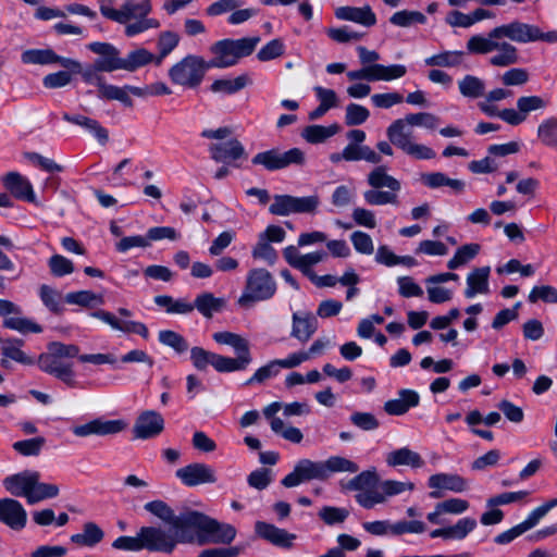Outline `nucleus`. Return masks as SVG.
<instances>
[{
	"label": "nucleus",
	"mask_w": 557,
	"mask_h": 557,
	"mask_svg": "<svg viewBox=\"0 0 557 557\" xmlns=\"http://www.w3.org/2000/svg\"><path fill=\"white\" fill-rule=\"evenodd\" d=\"M60 488L57 484L40 482V478H37V483L34 485L33 492L29 495L28 505H35L46 499L58 497Z\"/></svg>",
	"instance_id": "nucleus-45"
},
{
	"label": "nucleus",
	"mask_w": 557,
	"mask_h": 557,
	"mask_svg": "<svg viewBox=\"0 0 557 557\" xmlns=\"http://www.w3.org/2000/svg\"><path fill=\"white\" fill-rule=\"evenodd\" d=\"M389 22L398 27H410L414 24H425L426 16L419 11L401 10L395 12Z\"/></svg>",
	"instance_id": "nucleus-47"
},
{
	"label": "nucleus",
	"mask_w": 557,
	"mask_h": 557,
	"mask_svg": "<svg viewBox=\"0 0 557 557\" xmlns=\"http://www.w3.org/2000/svg\"><path fill=\"white\" fill-rule=\"evenodd\" d=\"M40 473L34 470H24L3 479V486L8 493L15 497H24L29 502V495L37 483Z\"/></svg>",
	"instance_id": "nucleus-15"
},
{
	"label": "nucleus",
	"mask_w": 557,
	"mask_h": 557,
	"mask_svg": "<svg viewBox=\"0 0 557 557\" xmlns=\"http://www.w3.org/2000/svg\"><path fill=\"white\" fill-rule=\"evenodd\" d=\"M140 537L144 549L171 554L178 543L197 544V541L181 540L178 529L165 530L161 527H141Z\"/></svg>",
	"instance_id": "nucleus-9"
},
{
	"label": "nucleus",
	"mask_w": 557,
	"mask_h": 557,
	"mask_svg": "<svg viewBox=\"0 0 557 557\" xmlns=\"http://www.w3.org/2000/svg\"><path fill=\"white\" fill-rule=\"evenodd\" d=\"M214 352L208 351L201 347H193L190 349V360L194 367L198 370H205L208 366L214 368Z\"/></svg>",
	"instance_id": "nucleus-64"
},
{
	"label": "nucleus",
	"mask_w": 557,
	"mask_h": 557,
	"mask_svg": "<svg viewBox=\"0 0 557 557\" xmlns=\"http://www.w3.org/2000/svg\"><path fill=\"white\" fill-rule=\"evenodd\" d=\"M325 257L326 253L324 251H312L306 255H301L295 269L299 270L310 280L312 275H314L312 268L323 261Z\"/></svg>",
	"instance_id": "nucleus-57"
},
{
	"label": "nucleus",
	"mask_w": 557,
	"mask_h": 557,
	"mask_svg": "<svg viewBox=\"0 0 557 557\" xmlns=\"http://www.w3.org/2000/svg\"><path fill=\"white\" fill-rule=\"evenodd\" d=\"M459 92L470 99H478L485 95V83L474 75H466L458 81Z\"/></svg>",
	"instance_id": "nucleus-41"
},
{
	"label": "nucleus",
	"mask_w": 557,
	"mask_h": 557,
	"mask_svg": "<svg viewBox=\"0 0 557 557\" xmlns=\"http://www.w3.org/2000/svg\"><path fill=\"white\" fill-rule=\"evenodd\" d=\"M555 507H557V498H552L548 502L544 503L543 505L533 509L529 513L527 519L519 523L520 527L522 528V531H524L525 533L527 531L537 525L541 519H543L548 513V511Z\"/></svg>",
	"instance_id": "nucleus-48"
},
{
	"label": "nucleus",
	"mask_w": 557,
	"mask_h": 557,
	"mask_svg": "<svg viewBox=\"0 0 557 557\" xmlns=\"http://www.w3.org/2000/svg\"><path fill=\"white\" fill-rule=\"evenodd\" d=\"M428 486L433 490H447L461 493L467 490V481L455 473H436L429 478Z\"/></svg>",
	"instance_id": "nucleus-31"
},
{
	"label": "nucleus",
	"mask_w": 557,
	"mask_h": 557,
	"mask_svg": "<svg viewBox=\"0 0 557 557\" xmlns=\"http://www.w3.org/2000/svg\"><path fill=\"white\" fill-rule=\"evenodd\" d=\"M379 475L375 468H371L358 473L356 476L350 479L346 487L350 491H357L359 493L374 488L379 483Z\"/></svg>",
	"instance_id": "nucleus-43"
},
{
	"label": "nucleus",
	"mask_w": 557,
	"mask_h": 557,
	"mask_svg": "<svg viewBox=\"0 0 557 557\" xmlns=\"http://www.w3.org/2000/svg\"><path fill=\"white\" fill-rule=\"evenodd\" d=\"M178 42L180 37L176 33H161L158 40L159 54L156 57V64H161L163 59L168 57L178 46Z\"/></svg>",
	"instance_id": "nucleus-51"
},
{
	"label": "nucleus",
	"mask_w": 557,
	"mask_h": 557,
	"mask_svg": "<svg viewBox=\"0 0 557 557\" xmlns=\"http://www.w3.org/2000/svg\"><path fill=\"white\" fill-rule=\"evenodd\" d=\"M4 187L17 199L29 202L35 201V194L30 182L17 172H9L2 178Z\"/></svg>",
	"instance_id": "nucleus-24"
},
{
	"label": "nucleus",
	"mask_w": 557,
	"mask_h": 557,
	"mask_svg": "<svg viewBox=\"0 0 557 557\" xmlns=\"http://www.w3.org/2000/svg\"><path fill=\"white\" fill-rule=\"evenodd\" d=\"M403 123L404 129H410L413 126L435 129L440 124V117L430 112L409 113L403 119H397L392 123Z\"/></svg>",
	"instance_id": "nucleus-38"
},
{
	"label": "nucleus",
	"mask_w": 557,
	"mask_h": 557,
	"mask_svg": "<svg viewBox=\"0 0 557 557\" xmlns=\"http://www.w3.org/2000/svg\"><path fill=\"white\" fill-rule=\"evenodd\" d=\"M325 481L329 480L334 473H357L359 466L345 457L331 456L325 460H322Z\"/></svg>",
	"instance_id": "nucleus-36"
},
{
	"label": "nucleus",
	"mask_w": 557,
	"mask_h": 557,
	"mask_svg": "<svg viewBox=\"0 0 557 557\" xmlns=\"http://www.w3.org/2000/svg\"><path fill=\"white\" fill-rule=\"evenodd\" d=\"M411 129H404L403 123H391L386 128V136L391 143L408 157L414 160H431L436 152L424 144L412 139Z\"/></svg>",
	"instance_id": "nucleus-8"
},
{
	"label": "nucleus",
	"mask_w": 557,
	"mask_h": 557,
	"mask_svg": "<svg viewBox=\"0 0 557 557\" xmlns=\"http://www.w3.org/2000/svg\"><path fill=\"white\" fill-rule=\"evenodd\" d=\"M211 158L216 162H228L239 159L244 156L245 149L237 139H231L225 143L212 144L209 147Z\"/></svg>",
	"instance_id": "nucleus-30"
},
{
	"label": "nucleus",
	"mask_w": 557,
	"mask_h": 557,
	"mask_svg": "<svg viewBox=\"0 0 557 557\" xmlns=\"http://www.w3.org/2000/svg\"><path fill=\"white\" fill-rule=\"evenodd\" d=\"M491 268L488 265L475 268L467 275L466 298H473L478 294H488V277Z\"/></svg>",
	"instance_id": "nucleus-29"
},
{
	"label": "nucleus",
	"mask_w": 557,
	"mask_h": 557,
	"mask_svg": "<svg viewBox=\"0 0 557 557\" xmlns=\"http://www.w3.org/2000/svg\"><path fill=\"white\" fill-rule=\"evenodd\" d=\"M151 9L150 0H125L119 9L108 5L100 7L104 17L126 25L125 34L128 37L160 26L158 20L147 17Z\"/></svg>",
	"instance_id": "nucleus-4"
},
{
	"label": "nucleus",
	"mask_w": 557,
	"mask_h": 557,
	"mask_svg": "<svg viewBox=\"0 0 557 557\" xmlns=\"http://www.w3.org/2000/svg\"><path fill=\"white\" fill-rule=\"evenodd\" d=\"M249 84H250V78H249L248 74H242L233 79H227V78L215 79L211 84L210 89L212 92H216V94L233 95V94H236L239 90L244 89Z\"/></svg>",
	"instance_id": "nucleus-40"
},
{
	"label": "nucleus",
	"mask_w": 557,
	"mask_h": 557,
	"mask_svg": "<svg viewBox=\"0 0 557 557\" xmlns=\"http://www.w3.org/2000/svg\"><path fill=\"white\" fill-rule=\"evenodd\" d=\"M38 367L41 371L55 376L70 387H75L77 382L71 363H64L54 354H41L38 357Z\"/></svg>",
	"instance_id": "nucleus-14"
},
{
	"label": "nucleus",
	"mask_w": 557,
	"mask_h": 557,
	"mask_svg": "<svg viewBox=\"0 0 557 557\" xmlns=\"http://www.w3.org/2000/svg\"><path fill=\"white\" fill-rule=\"evenodd\" d=\"M62 119L89 132L101 145L109 140V132L97 120L82 115L63 113Z\"/></svg>",
	"instance_id": "nucleus-28"
},
{
	"label": "nucleus",
	"mask_w": 557,
	"mask_h": 557,
	"mask_svg": "<svg viewBox=\"0 0 557 557\" xmlns=\"http://www.w3.org/2000/svg\"><path fill=\"white\" fill-rule=\"evenodd\" d=\"M39 297L44 305L52 312L58 313L62 310L61 294L48 285H41Z\"/></svg>",
	"instance_id": "nucleus-60"
},
{
	"label": "nucleus",
	"mask_w": 557,
	"mask_h": 557,
	"mask_svg": "<svg viewBox=\"0 0 557 557\" xmlns=\"http://www.w3.org/2000/svg\"><path fill=\"white\" fill-rule=\"evenodd\" d=\"M350 242L354 249L361 255L370 256L374 252V244L371 236L362 231H355L350 234Z\"/></svg>",
	"instance_id": "nucleus-61"
},
{
	"label": "nucleus",
	"mask_w": 557,
	"mask_h": 557,
	"mask_svg": "<svg viewBox=\"0 0 557 557\" xmlns=\"http://www.w3.org/2000/svg\"><path fill=\"white\" fill-rule=\"evenodd\" d=\"M280 372V367L276 360H272L267 364L256 370L251 377H249L245 385H251L253 383H263L264 381L275 377Z\"/></svg>",
	"instance_id": "nucleus-62"
},
{
	"label": "nucleus",
	"mask_w": 557,
	"mask_h": 557,
	"mask_svg": "<svg viewBox=\"0 0 557 557\" xmlns=\"http://www.w3.org/2000/svg\"><path fill=\"white\" fill-rule=\"evenodd\" d=\"M421 182L423 185L432 189L447 186L456 194L462 193L466 187V183L463 181L449 178L442 172L423 173L421 175Z\"/></svg>",
	"instance_id": "nucleus-34"
},
{
	"label": "nucleus",
	"mask_w": 557,
	"mask_h": 557,
	"mask_svg": "<svg viewBox=\"0 0 557 557\" xmlns=\"http://www.w3.org/2000/svg\"><path fill=\"white\" fill-rule=\"evenodd\" d=\"M127 426L124 420H104L101 418L91 420L85 424L76 425L72 429L74 435L87 437L90 435H111L122 432Z\"/></svg>",
	"instance_id": "nucleus-17"
},
{
	"label": "nucleus",
	"mask_w": 557,
	"mask_h": 557,
	"mask_svg": "<svg viewBox=\"0 0 557 557\" xmlns=\"http://www.w3.org/2000/svg\"><path fill=\"white\" fill-rule=\"evenodd\" d=\"M335 16L342 21H350L366 27H371L376 23L375 13L369 5L357 7H339L335 11Z\"/></svg>",
	"instance_id": "nucleus-27"
},
{
	"label": "nucleus",
	"mask_w": 557,
	"mask_h": 557,
	"mask_svg": "<svg viewBox=\"0 0 557 557\" xmlns=\"http://www.w3.org/2000/svg\"><path fill=\"white\" fill-rule=\"evenodd\" d=\"M318 327L317 319L310 313H294L292 336L306 343Z\"/></svg>",
	"instance_id": "nucleus-32"
},
{
	"label": "nucleus",
	"mask_w": 557,
	"mask_h": 557,
	"mask_svg": "<svg viewBox=\"0 0 557 557\" xmlns=\"http://www.w3.org/2000/svg\"><path fill=\"white\" fill-rule=\"evenodd\" d=\"M21 60L24 64H52V63H60L62 66L71 69V70H78L79 69V62L59 57L54 53L51 49H29L25 50L22 55Z\"/></svg>",
	"instance_id": "nucleus-20"
},
{
	"label": "nucleus",
	"mask_w": 557,
	"mask_h": 557,
	"mask_svg": "<svg viewBox=\"0 0 557 557\" xmlns=\"http://www.w3.org/2000/svg\"><path fill=\"white\" fill-rule=\"evenodd\" d=\"M345 161H366L372 164H380L382 157L367 145L348 144L343 149ZM367 184L370 189L364 190L362 196L369 206H398V194L401 189L400 182L388 174L385 165H376L367 174Z\"/></svg>",
	"instance_id": "nucleus-3"
},
{
	"label": "nucleus",
	"mask_w": 557,
	"mask_h": 557,
	"mask_svg": "<svg viewBox=\"0 0 557 557\" xmlns=\"http://www.w3.org/2000/svg\"><path fill=\"white\" fill-rule=\"evenodd\" d=\"M104 537V532L95 522H86L83 532L71 535V542L84 547H95Z\"/></svg>",
	"instance_id": "nucleus-35"
},
{
	"label": "nucleus",
	"mask_w": 557,
	"mask_h": 557,
	"mask_svg": "<svg viewBox=\"0 0 557 557\" xmlns=\"http://www.w3.org/2000/svg\"><path fill=\"white\" fill-rule=\"evenodd\" d=\"M131 95L136 97H145L147 96V89L131 85L119 87L115 85L106 84V86H101V92L97 94V97L106 100H116L123 103L125 107H133Z\"/></svg>",
	"instance_id": "nucleus-22"
},
{
	"label": "nucleus",
	"mask_w": 557,
	"mask_h": 557,
	"mask_svg": "<svg viewBox=\"0 0 557 557\" xmlns=\"http://www.w3.org/2000/svg\"><path fill=\"white\" fill-rule=\"evenodd\" d=\"M158 338L162 345L173 348L178 354H183L188 349L187 341L174 331L162 330L159 332Z\"/></svg>",
	"instance_id": "nucleus-56"
},
{
	"label": "nucleus",
	"mask_w": 557,
	"mask_h": 557,
	"mask_svg": "<svg viewBox=\"0 0 557 557\" xmlns=\"http://www.w3.org/2000/svg\"><path fill=\"white\" fill-rule=\"evenodd\" d=\"M214 361V369L221 373L244 371L249 366V363H247V360L239 359L238 357H224L218 354L215 355Z\"/></svg>",
	"instance_id": "nucleus-53"
},
{
	"label": "nucleus",
	"mask_w": 557,
	"mask_h": 557,
	"mask_svg": "<svg viewBox=\"0 0 557 557\" xmlns=\"http://www.w3.org/2000/svg\"><path fill=\"white\" fill-rule=\"evenodd\" d=\"M539 139L546 146H557V117L552 116L544 120L537 128Z\"/></svg>",
	"instance_id": "nucleus-52"
},
{
	"label": "nucleus",
	"mask_w": 557,
	"mask_h": 557,
	"mask_svg": "<svg viewBox=\"0 0 557 557\" xmlns=\"http://www.w3.org/2000/svg\"><path fill=\"white\" fill-rule=\"evenodd\" d=\"M175 475L181 482L189 487L201 484H214L218 475L214 468L203 462L189 463L176 470Z\"/></svg>",
	"instance_id": "nucleus-13"
},
{
	"label": "nucleus",
	"mask_w": 557,
	"mask_h": 557,
	"mask_svg": "<svg viewBox=\"0 0 557 557\" xmlns=\"http://www.w3.org/2000/svg\"><path fill=\"white\" fill-rule=\"evenodd\" d=\"M226 305L222 297H215L212 293L205 292L195 298L194 306L200 314L210 319L214 313L221 312Z\"/></svg>",
	"instance_id": "nucleus-33"
},
{
	"label": "nucleus",
	"mask_w": 557,
	"mask_h": 557,
	"mask_svg": "<svg viewBox=\"0 0 557 557\" xmlns=\"http://www.w3.org/2000/svg\"><path fill=\"white\" fill-rule=\"evenodd\" d=\"M65 301L71 305L83 307H91L102 305L104 302L102 295L95 294L90 290L72 292L65 295Z\"/></svg>",
	"instance_id": "nucleus-50"
},
{
	"label": "nucleus",
	"mask_w": 557,
	"mask_h": 557,
	"mask_svg": "<svg viewBox=\"0 0 557 557\" xmlns=\"http://www.w3.org/2000/svg\"><path fill=\"white\" fill-rule=\"evenodd\" d=\"M164 430L163 417L154 410H145L137 417L133 426L135 438L149 440L157 437Z\"/></svg>",
	"instance_id": "nucleus-16"
},
{
	"label": "nucleus",
	"mask_w": 557,
	"mask_h": 557,
	"mask_svg": "<svg viewBox=\"0 0 557 557\" xmlns=\"http://www.w3.org/2000/svg\"><path fill=\"white\" fill-rule=\"evenodd\" d=\"M276 283L272 274L265 269H252L248 272L243 294L238 298L242 307L252 302L264 301L274 296Z\"/></svg>",
	"instance_id": "nucleus-7"
},
{
	"label": "nucleus",
	"mask_w": 557,
	"mask_h": 557,
	"mask_svg": "<svg viewBox=\"0 0 557 557\" xmlns=\"http://www.w3.org/2000/svg\"><path fill=\"white\" fill-rule=\"evenodd\" d=\"M0 522L14 531L26 527L27 512L23 505L14 498L0 499Z\"/></svg>",
	"instance_id": "nucleus-18"
},
{
	"label": "nucleus",
	"mask_w": 557,
	"mask_h": 557,
	"mask_svg": "<svg viewBox=\"0 0 557 557\" xmlns=\"http://www.w3.org/2000/svg\"><path fill=\"white\" fill-rule=\"evenodd\" d=\"M259 41V36L219 40L209 48L213 58L207 61L208 65L210 69H227L234 66L242 58L250 55Z\"/></svg>",
	"instance_id": "nucleus-5"
},
{
	"label": "nucleus",
	"mask_w": 557,
	"mask_h": 557,
	"mask_svg": "<svg viewBox=\"0 0 557 557\" xmlns=\"http://www.w3.org/2000/svg\"><path fill=\"white\" fill-rule=\"evenodd\" d=\"M144 508L171 529H178L181 540L197 541L200 546L210 543L230 544L236 536V530L231 524L220 523L196 510H184L175 515L163 500L148 502Z\"/></svg>",
	"instance_id": "nucleus-2"
},
{
	"label": "nucleus",
	"mask_w": 557,
	"mask_h": 557,
	"mask_svg": "<svg viewBox=\"0 0 557 557\" xmlns=\"http://www.w3.org/2000/svg\"><path fill=\"white\" fill-rule=\"evenodd\" d=\"M420 403L419 394L413 389H400L398 397L384 404V411L389 416H403Z\"/></svg>",
	"instance_id": "nucleus-25"
},
{
	"label": "nucleus",
	"mask_w": 557,
	"mask_h": 557,
	"mask_svg": "<svg viewBox=\"0 0 557 557\" xmlns=\"http://www.w3.org/2000/svg\"><path fill=\"white\" fill-rule=\"evenodd\" d=\"M46 445V438L44 436H37L28 440L17 441L13 443V449L24 457H36L39 456L44 446Z\"/></svg>",
	"instance_id": "nucleus-46"
},
{
	"label": "nucleus",
	"mask_w": 557,
	"mask_h": 557,
	"mask_svg": "<svg viewBox=\"0 0 557 557\" xmlns=\"http://www.w3.org/2000/svg\"><path fill=\"white\" fill-rule=\"evenodd\" d=\"M385 462L391 468L409 467L418 469L424 466L421 455L409 447H400L385 455Z\"/></svg>",
	"instance_id": "nucleus-26"
},
{
	"label": "nucleus",
	"mask_w": 557,
	"mask_h": 557,
	"mask_svg": "<svg viewBox=\"0 0 557 557\" xmlns=\"http://www.w3.org/2000/svg\"><path fill=\"white\" fill-rule=\"evenodd\" d=\"M305 161V153L299 148H292L284 152L271 149L259 152L252 158L253 164L262 165L269 171H276L292 164L302 165Z\"/></svg>",
	"instance_id": "nucleus-12"
},
{
	"label": "nucleus",
	"mask_w": 557,
	"mask_h": 557,
	"mask_svg": "<svg viewBox=\"0 0 557 557\" xmlns=\"http://www.w3.org/2000/svg\"><path fill=\"white\" fill-rule=\"evenodd\" d=\"M426 527L422 521L419 520H399L392 523V535H403V534H421L425 531Z\"/></svg>",
	"instance_id": "nucleus-63"
},
{
	"label": "nucleus",
	"mask_w": 557,
	"mask_h": 557,
	"mask_svg": "<svg viewBox=\"0 0 557 557\" xmlns=\"http://www.w3.org/2000/svg\"><path fill=\"white\" fill-rule=\"evenodd\" d=\"M3 326L21 334L41 333L42 327L30 319L23 317H9L3 320Z\"/></svg>",
	"instance_id": "nucleus-49"
},
{
	"label": "nucleus",
	"mask_w": 557,
	"mask_h": 557,
	"mask_svg": "<svg viewBox=\"0 0 557 557\" xmlns=\"http://www.w3.org/2000/svg\"><path fill=\"white\" fill-rule=\"evenodd\" d=\"M91 317L102 321L103 323L111 326V329L115 331H120L123 333H133L141 336L147 339L149 337V331L147 326L138 321H132L126 319H120L115 317L113 313L106 310H98L91 313Z\"/></svg>",
	"instance_id": "nucleus-19"
},
{
	"label": "nucleus",
	"mask_w": 557,
	"mask_h": 557,
	"mask_svg": "<svg viewBox=\"0 0 557 557\" xmlns=\"http://www.w3.org/2000/svg\"><path fill=\"white\" fill-rule=\"evenodd\" d=\"M255 532L259 537L283 548H290L294 540L296 539L295 534L263 521L256 522Z\"/></svg>",
	"instance_id": "nucleus-21"
},
{
	"label": "nucleus",
	"mask_w": 557,
	"mask_h": 557,
	"mask_svg": "<svg viewBox=\"0 0 557 557\" xmlns=\"http://www.w3.org/2000/svg\"><path fill=\"white\" fill-rule=\"evenodd\" d=\"M151 62L156 63V57L145 48L135 49L122 58L123 70L128 72H134Z\"/></svg>",
	"instance_id": "nucleus-42"
},
{
	"label": "nucleus",
	"mask_w": 557,
	"mask_h": 557,
	"mask_svg": "<svg viewBox=\"0 0 557 557\" xmlns=\"http://www.w3.org/2000/svg\"><path fill=\"white\" fill-rule=\"evenodd\" d=\"M370 117V111L361 104L349 103L345 110V124L347 126L362 125Z\"/></svg>",
	"instance_id": "nucleus-55"
},
{
	"label": "nucleus",
	"mask_w": 557,
	"mask_h": 557,
	"mask_svg": "<svg viewBox=\"0 0 557 557\" xmlns=\"http://www.w3.org/2000/svg\"><path fill=\"white\" fill-rule=\"evenodd\" d=\"M481 246L475 243L466 244L459 247L454 257L447 262L449 270H456L462 265H466L472 259H474L480 252Z\"/></svg>",
	"instance_id": "nucleus-44"
},
{
	"label": "nucleus",
	"mask_w": 557,
	"mask_h": 557,
	"mask_svg": "<svg viewBox=\"0 0 557 557\" xmlns=\"http://www.w3.org/2000/svg\"><path fill=\"white\" fill-rule=\"evenodd\" d=\"M269 211L271 214L280 216L294 214V196L275 195L272 205L269 207Z\"/></svg>",
	"instance_id": "nucleus-59"
},
{
	"label": "nucleus",
	"mask_w": 557,
	"mask_h": 557,
	"mask_svg": "<svg viewBox=\"0 0 557 557\" xmlns=\"http://www.w3.org/2000/svg\"><path fill=\"white\" fill-rule=\"evenodd\" d=\"M348 516V509L343 507L324 506L319 511L320 519L327 525L341 524Z\"/></svg>",
	"instance_id": "nucleus-58"
},
{
	"label": "nucleus",
	"mask_w": 557,
	"mask_h": 557,
	"mask_svg": "<svg viewBox=\"0 0 557 557\" xmlns=\"http://www.w3.org/2000/svg\"><path fill=\"white\" fill-rule=\"evenodd\" d=\"M1 345V366L7 367L8 359L14 360L21 364L33 366L35 360L23 351L24 341L16 337L0 338Z\"/></svg>",
	"instance_id": "nucleus-23"
},
{
	"label": "nucleus",
	"mask_w": 557,
	"mask_h": 557,
	"mask_svg": "<svg viewBox=\"0 0 557 557\" xmlns=\"http://www.w3.org/2000/svg\"><path fill=\"white\" fill-rule=\"evenodd\" d=\"M208 70L210 66L202 57L187 54L172 65L168 74L173 84L194 89L202 83Z\"/></svg>",
	"instance_id": "nucleus-6"
},
{
	"label": "nucleus",
	"mask_w": 557,
	"mask_h": 557,
	"mask_svg": "<svg viewBox=\"0 0 557 557\" xmlns=\"http://www.w3.org/2000/svg\"><path fill=\"white\" fill-rule=\"evenodd\" d=\"M466 52L460 50H445L424 60L428 66L457 67L465 61Z\"/></svg>",
	"instance_id": "nucleus-37"
},
{
	"label": "nucleus",
	"mask_w": 557,
	"mask_h": 557,
	"mask_svg": "<svg viewBox=\"0 0 557 557\" xmlns=\"http://www.w3.org/2000/svg\"><path fill=\"white\" fill-rule=\"evenodd\" d=\"M476 525L478 522L474 518L463 517L459 519L455 524L448 525L450 541H461L466 539Z\"/></svg>",
	"instance_id": "nucleus-54"
},
{
	"label": "nucleus",
	"mask_w": 557,
	"mask_h": 557,
	"mask_svg": "<svg viewBox=\"0 0 557 557\" xmlns=\"http://www.w3.org/2000/svg\"><path fill=\"white\" fill-rule=\"evenodd\" d=\"M310 481H325L322 460H297L293 470L281 480V484L286 488H293Z\"/></svg>",
	"instance_id": "nucleus-10"
},
{
	"label": "nucleus",
	"mask_w": 557,
	"mask_h": 557,
	"mask_svg": "<svg viewBox=\"0 0 557 557\" xmlns=\"http://www.w3.org/2000/svg\"><path fill=\"white\" fill-rule=\"evenodd\" d=\"M407 74V67L404 64H372L347 72V78L354 81L368 82H391L399 79Z\"/></svg>",
	"instance_id": "nucleus-11"
},
{
	"label": "nucleus",
	"mask_w": 557,
	"mask_h": 557,
	"mask_svg": "<svg viewBox=\"0 0 557 557\" xmlns=\"http://www.w3.org/2000/svg\"><path fill=\"white\" fill-rule=\"evenodd\" d=\"M341 127L334 123L329 126L309 125L301 132L302 138L310 144H321L339 132Z\"/></svg>",
	"instance_id": "nucleus-39"
},
{
	"label": "nucleus",
	"mask_w": 557,
	"mask_h": 557,
	"mask_svg": "<svg viewBox=\"0 0 557 557\" xmlns=\"http://www.w3.org/2000/svg\"><path fill=\"white\" fill-rule=\"evenodd\" d=\"M535 41L557 42V30L542 32L534 24L513 20L492 28L486 35L471 36L466 48L470 54H491L487 63L493 67H510L519 63L518 48L511 42L529 44Z\"/></svg>",
	"instance_id": "nucleus-1"
}]
</instances>
